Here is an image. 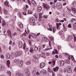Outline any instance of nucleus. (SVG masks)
Returning <instances> with one entry per match:
<instances>
[{"mask_svg": "<svg viewBox=\"0 0 76 76\" xmlns=\"http://www.w3.org/2000/svg\"><path fill=\"white\" fill-rule=\"evenodd\" d=\"M73 27L74 29L76 30V23H75L73 25Z\"/></svg>", "mask_w": 76, "mask_h": 76, "instance_id": "obj_30", "label": "nucleus"}, {"mask_svg": "<svg viewBox=\"0 0 76 76\" xmlns=\"http://www.w3.org/2000/svg\"><path fill=\"white\" fill-rule=\"evenodd\" d=\"M66 70L67 72L69 73H72L74 72V69L73 68L70 66H68L66 68Z\"/></svg>", "mask_w": 76, "mask_h": 76, "instance_id": "obj_1", "label": "nucleus"}, {"mask_svg": "<svg viewBox=\"0 0 76 76\" xmlns=\"http://www.w3.org/2000/svg\"><path fill=\"white\" fill-rule=\"evenodd\" d=\"M54 50L56 53V54H58V52L57 51V50H56V49H55Z\"/></svg>", "mask_w": 76, "mask_h": 76, "instance_id": "obj_51", "label": "nucleus"}, {"mask_svg": "<svg viewBox=\"0 0 76 76\" xmlns=\"http://www.w3.org/2000/svg\"><path fill=\"white\" fill-rule=\"evenodd\" d=\"M44 13H39V19H41L42 18V14H43Z\"/></svg>", "mask_w": 76, "mask_h": 76, "instance_id": "obj_19", "label": "nucleus"}, {"mask_svg": "<svg viewBox=\"0 0 76 76\" xmlns=\"http://www.w3.org/2000/svg\"><path fill=\"white\" fill-rule=\"evenodd\" d=\"M52 28H50L49 29V31H53V30L52 29Z\"/></svg>", "mask_w": 76, "mask_h": 76, "instance_id": "obj_58", "label": "nucleus"}, {"mask_svg": "<svg viewBox=\"0 0 76 76\" xmlns=\"http://www.w3.org/2000/svg\"><path fill=\"white\" fill-rule=\"evenodd\" d=\"M21 55V54H20V53L19 52H18L17 53L12 52L11 54V56L12 57H18V56H20V55Z\"/></svg>", "mask_w": 76, "mask_h": 76, "instance_id": "obj_2", "label": "nucleus"}, {"mask_svg": "<svg viewBox=\"0 0 76 76\" xmlns=\"http://www.w3.org/2000/svg\"><path fill=\"white\" fill-rule=\"evenodd\" d=\"M34 51V49H33V48H30V50H29V51L30 52V53L33 52Z\"/></svg>", "mask_w": 76, "mask_h": 76, "instance_id": "obj_27", "label": "nucleus"}, {"mask_svg": "<svg viewBox=\"0 0 76 76\" xmlns=\"http://www.w3.org/2000/svg\"><path fill=\"white\" fill-rule=\"evenodd\" d=\"M27 12V9H25V11L23 13V15H26V12Z\"/></svg>", "mask_w": 76, "mask_h": 76, "instance_id": "obj_21", "label": "nucleus"}, {"mask_svg": "<svg viewBox=\"0 0 76 76\" xmlns=\"http://www.w3.org/2000/svg\"><path fill=\"white\" fill-rule=\"evenodd\" d=\"M41 64L44 66H45V64L44 62H42Z\"/></svg>", "mask_w": 76, "mask_h": 76, "instance_id": "obj_43", "label": "nucleus"}, {"mask_svg": "<svg viewBox=\"0 0 76 76\" xmlns=\"http://www.w3.org/2000/svg\"><path fill=\"white\" fill-rule=\"evenodd\" d=\"M64 61L67 64H69L70 63V62L69 61V60L67 59H65L64 60Z\"/></svg>", "mask_w": 76, "mask_h": 76, "instance_id": "obj_24", "label": "nucleus"}, {"mask_svg": "<svg viewBox=\"0 0 76 76\" xmlns=\"http://www.w3.org/2000/svg\"><path fill=\"white\" fill-rule=\"evenodd\" d=\"M52 29L53 33H55L56 31V27H53Z\"/></svg>", "mask_w": 76, "mask_h": 76, "instance_id": "obj_18", "label": "nucleus"}, {"mask_svg": "<svg viewBox=\"0 0 76 76\" xmlns=\"http://www.w3.org/2000/svg\"><path fill=\"white\" fill-rule=\"evenodd\" d=\"M42 72L43 73H46V71L45 70H42Z\"/></svg>", "mask_w": 76, "mask_h": 76, "instance_id": "obj_44", "label": "nucleus"}, {"mask_svg": "<svg viewBox=\"0 0 76 76\" xmlns=\"http://www.w3.org/2000/svg\"><path fill=\"white\" fill-rule=\"evenodd\" d=\"M46 55L47 56H50V53H47L46 54Z\"/></svg>", "mask_w": 76, "mask_h": 76, "instance_id": "obj_52", "label": "nucleus"}, {"mask_svg": "<svg viewBox=\"0 0 76 76\" xmlns=\"http://www.w3.org/2000/svg\"><path fill=\"white\" fill-rule=\"evenodd\" d=\"M59 34L60 35H61L62 34V31H60L59 32Z\"/></svg>", "mask_w": 76, "mask_h": 76, "instance_id": "obj_47", "label": "nucleus"}, {"mask_svg": "<svg viewBox=\"0 0 76 76\" xmlns=\"http://www.w3.org/2000/svg\"><path fill=\"white\" fill-rule=\"evenodd\" d=\"M7 73L8 74V75H9L10 76H11V75H12V74L11 73V72H10V71H7Z\"/></svg>", "mask_w": 76, "mask_h": 76, "instance_id": "obj_25", "label": "nucleus"}, {"mask_svg": "<svg viewBox=\"0 0 76 76\" xmlns=\"http://www.w3.org/2000/svg\"><path fill=\"white\" fill-rule=\"evenodd\" d=\"M35 20L34 19H32V18H30L29 20V23L31 25H34V23H35Z\"/></svg>", "mask_w": 76, "mask_h": 76, "instance_id": "obj_3", "label": "nucleus"}, {"mask_svg": "<svg viewBox=\"0 0 76 76\" xmlns=\"http://www.w3.org/2000/svg\"><path fill=\"white\" fill-rule=\"evenodd\" d=\"M7 58L9 59L10 58V54H8L6 55Z\"/></svg>", "mask_w": 76, "mask_h": 76, "instance_id": "obj_31", "label": "nucleus"}, {"mask_svg": "<svg viewBox=\"0 0 76 76\" xmlns=\"http://www.w3.org/2000/svg\"><path fill=\"white\" fill-rule=\"evenodd\" d=\"M32 34H33V35H31V37H33V38H35V37H34V36H36V34L34 33H33ZM33 35H34V36H33Z\"/></svg>", "mask_w": 76, "mask_h": 76, "instance_id": "obj_42", "label": "nucleus"}, {"mask_svg": "<svg viewBox=\"0 0 76 76\" xmlns=\"http://www.w3.org/2000/svg\"><path fill=\"white\" fill-rule=\"evenodd\" d=\"M41 46L39 47V51H41Z\"/></svg>", "mask_w": 76, "mask_h": 76, "instance_id": "obj_57", "label": "nucleus"}, {"mask_svg": "<svg viewBox=\"0 0 76 76\" xmlns=\"http://www.w3.org/2000/svg\"><path fill=\"white\" fill-rule=\"evenodd\" d=\"M55 63H56V62L55 61V60H53V65H54V64H55Z\"/></svg>", "mask_w": 76, "mask_h": 76, "instance_id": "obj_54", "label": "nucleus"}, {"mask_svg": "<svg viewBox=\"0 0 76 76\" xmlns=\"http://www.w3.org/2000/svg\"><path fill=\"white\" fill-rule=\"evenodd\" d=\"M26 75L27 76H29L30 75V72H29V71H26Z\"/></svg>", "mask_w": 76, "mask_h": 76, "instance_id": "obj_17", "label": "nucleus"}, {"mask_svg": "<svg viewBox=\"0 0 76 76\" xmlns=\"http://www.w3.org/2000/svg\"><path fill=\"white\" fill-rule=\"evenodd\" d=\"M75 2V1H74L73 2L72 4L73 7H75V6H76Z\"/></svg>", "mask_w": 76, "mask_h": 76, "instance_id": "obj_34", "label": "nucleus"}, {"mask_svg": "<svg viewBox=\"0 0 76 76\" xmlns=\"http://www.w3.org/2000/svg\"><path fill=\"white\" fill-rule=\"evenodd\" d=\"M57 26V29L58 30L60 29V26L58 25V23H57L56 24Z\"/></svg>", "mask_w": 76, "mask_h": 76, "instance_id": "obj_20", "label": "nucleus"}, {"mask_svg": "<svg viewBox=\"0 0 76 76\" xmlns=\"http://www.w3.org/2000/svg\"><path fill=\"white\" fill-rule=\"evenodd\" d=\"M8 35L12 38V33H11V31L10 30H8L7 31Z\"/></svg>", "mask_w": 76, "mask_h": 76, "instance_id": "obj_11", "label": "nucleus"}, {"mask_svg": "<svg viewBox=\"0 0 76 76\" xmlns=\"http://www.w3.org/2000/svg\"><path fill=\"white\" fill-rule=\"evenodd\" d=\"M48 25L49 26L50 28H52V25L50 23H49Z\"/></svg>", "mask_w": 76, "mask_h": 76, "instance_id": "obj_40", "label": "nucleus"}, {"mask_svg": "<svg viewBox=\"0 0 76 76\" xmlns=\"http://www.w3.org/2000/svg\"><path fill=\"white\" fill-rule=\"evenodd\" d=\"M36 75H39V76H40V73H39V72H36Z\"/></svg>", "mask_w": 76, "mask_h": 76, "instance_id": "obj_45", "label": "nucleus"}, {"mask_svg": "<svg viewBox=\"0 0 76 76\" xmlns=\"http://www.w3.org/2000/svg\"><path fill=\"white\" fill-rule=\"evenodd\" d=\"M3 10L4 12V13L6 15L7 13V11L6 10L4 9H3Z\"/></svg>", "mask_w": 76, "mask_h": 76, "instance_id": "obj_29", "label": "nucleus"}, {"mask_svg": "<svg viewBox=\"0 0 76 76\" xmlns=\"http://www.w3.org/2000/svg\"><path fill=\"white\" fill-rule=\"evenodd\" d=\"M42 7H41L39 6L37 7V11L39 12H41L42 10Z\"/></svg>", "mask_w": 76, "mask_h": 76, "instance_id": "obj_8", "label": "nucleus"}, {"mask_svg": "<svg viewBox=\"0 0 76 76\" xmlns=\"http://www.w3.org/2000/svg\"><path fill=\"white\" fill-rule=\"evenodd\" d=\"M4 4L5 6L8 7H9V2H8V1H7L6 2H4Z\"/></svg>", "mask_w": 76, "mask_h": 76, "instance_id": "obj_13", "label": "nucleus"}, {"mask_svg": "<svg viewBox=\"0 0 76 76\" xmlns=\"http://www.w3.org/2000/svg\"><path fill=\"white\" fill-rule=\"evenodd\" d=\"M18 65L20 67H22V66H23V64H20V63H19L18 64Z\"/></svg>", "mask_w": 76, "mask_h": 76, "instance_id": "obj_28", "label": "nucleus"}, {"mask_svg": "<svg viewBox=\"0 0 76 76\" xmlns=\"http://www.w3.org/2000/svg\"><path fill=\"white\" fill-rule=\"evenodd\" d=\"M49 45L50 47H51V41L50 40L49 42Z\"/></svg>", "mask_w": 76, "mask_h": 76, "instance_id": "obj_63", "label": "nucleus"}, {"mask_svg": "<svg viewBox=\"0 0 76 76\" xmlns=\"http://www.w3.org/2000/svg\"><path fill=\"white\" fill-rule=\"evenodd\" d=\"M43 56H42V57H43V58H45V53H43Z\"/></svg>", "mask_w": 76, "mask_h": 76, "instance_id": "obj_48", "label": "nucleus"}, {"mask_svg": "<svg viewBox=\"0 0 76 76\" xmlns=\"http://www.w3.org/2000/svg\"><path fill=\"white\" fill-rule=\"evenodd\" d=\"M18 26L20 28H23V24L20 22H19L18 24Z\"/></svg>", "mask_w": 76, "mask_h": 76, "instance_id": "obj_9", "label": "nucleus"}, {"mask_svg": "<svg viewBox=\"0 0 76 76\" xmlns=\"http://www.w3.org/2000/svg\"><path fill=\"white\" fill-rule=\"evenodd\" d=\"M31 11L30 10H28V14H31Z\"/></svg>", "mask_w": 76, "mask_h": 76, "instance_id": "obj_41", "label": "nucleus"}, {"mask_svg": "<svg viewBox=\"0 0 76 76\" xmlns=\"http://www.w3.org/2000/svg\"><path fill=\"white\" fill-rule=\"evenodd\" d=\"M60 66L62 67V66H64V61L63 60H61L60 62Z\"/></svg>", "mask_w": 76, "mask_h": 76, "instance_id": "obj_7", "label": "nucleus"}, {"mask_svg": "<svg viewBox=\"0 0 76 76\" xmlns=\"http://www.w3.org/2000/svg\"><path fill=\"white\" fill-rule=\"evenodd\" d=\"M56 22H59V21H60V20H58V19L57 18L56 19Z\"/></svg>", "mask_w": 76, "mask_h": 76, "instance_id": "obj_55", "label": "nucleus"}, {"mask_svg": "<svg viewBox=\"0 0 76 76\" xmlns=\"http://www.w3.org/2000/svg\"><path fill=\"white\" fill-rule=\"evenodd\" d=\"M40 67L41 69H42V68H44V67H45V66H44V65H42V64H41L40 65Z\"/></svg>", "mask_w": 76, "mask_h": 76, "instance_id": "obj_33", "label": "nucleus"}, {"mask_svg": "<svg viewBox=\"0 0 76 76\" xmlns=\"http://www.w3.org/2000/svg\"><path fill=\"white\" fill-rule=\"evenodd\" d=\"M74 36V41H76V37H75V36L74 35H73Z\"/></svg>", "mask_w": 76, "mask_h": 76, "instance_id": "obj_46", "label": "nucleus"}, {"mask_svg": "<svg viewBox=\"0 0 76 76\" xmlns=\"http://www.w3.org/2000/svg\"><path fill=\"white\" fill-rule=\"evenodd\" d=\"M43 17L44 18H45V19L47 18H48V16L45 15H43Z\"/></svg>", "mask_w": 76, "mask_h": 76, "instance_id": "obj_38", "label": "nucleus"}, {"mask_svg": "<svg viewBox=\"0 0 76 76\" xmlns=\"http://www.w3.org/2000/svg\"><path fill=\"white\" fill-rule=\"evenodd\" d=\"M31 3L33 4H34V5H35V4H36V5H37V4H36V2H35V1H34V0H32L31 1Z\"/></svg>", "mask_w": 76, "mask_h": 76, "instance_id": "obj_23", "label": "nucleus"}, {"mask_svg": "<svg viewBox=\"0 0 76 76\" xmlns=\"http://www.w3.org/2000/svg\"><path fill=\"white\" fill-rule=\"evenodd\" d=\"M28 4H31V2H30V1H29V0H28Z\"/></svg>", "mask_w": 76, "mask_h": 76, "instance_id": "obj_64", "label": "nucleus"}, {"mask_svg": "<svg viewBox=\"0 0 76 76\" xmlns=\"http://www.w3.org/2000/svg\"><path fill=\"white\" fill-rule=\"evenodd\" d=\"M23 36H24L25 37H26V33H24V34H23Z\"/></svg>", "mask_w": 76, "mask_h": 76, "instance_id": "obj_61", "label": "nucleus"}, {"mask_svg": "<svg viewBox=\"0 0 76 76\" xmlns=\"http://www.w3.org/2000/svg\"><path fill=\"white\" fill-rule=\"evenodd\" d=\"M51 7L52 8H53V9H56V6H55L54 5H52Z\"/></svg>", "mask_w": 76, "mask_h": 76, "instance_id": "obj_37", "label": "nucleus"}, {"mask_svg": "<svg viewBox=\"0 0 76 76\" xmlns=\"http://www.w3.org/2000/svg\"><path fill=\"white\" fill-rule=\"evenodd\" d=\"M68 28H71V24H70V23L69 24L68 26Z\"/></svg>", "mask_w": 76, "mask_h": 76, "instance_id": "obj_49", "label": "nucleus"}, {"mask_svg": "<svg viewBox=\"0 0 76 76\" xmlns=\"http://www.w3.org/2000/svg\"><path fill=\"white\" fill-rule=\"evenodd\" d=\"M34 50L35 51H37V50H38V48L37 46H35L34 47Z\"/></svg>", "mask_w": 76, "mask_h": 76, "instance_id": "obj_22", "label": "nucleus"}, {"mask_svg": "<svg viewBox=\"0 0 76 76\" xmlns=\"http://www.w3.org/2000/svg\"><path fill=\"white\" fill-rule=\"evenodd\" d=\"M9 44H10V45H12V40H10Z\"/></svg>", "mask_w": 76, "mask_h": 76, "instance_id": "obj_59", "label": "nucleus"}, {"mask_svg": "<svg viewBox=\"0 0 76 76\" xmlns=\"http://www.w3.org/2000/svg\"><path fill=\"white\" fill-rule=\"evenodd\" d=\"M42 39L43 41L44 42H45V41L46 40V38L45 37H43L42 38Z\"/></svg>", "mask_w": 76, "mask_h": 76, "instance_id": "obj_32", "label": "nucleus"}, {"mask_svg": "<svg viewBox=\"0 0 76 76\" xmlns=\"http://www.w3.org/2000/svg\"><path fill=\"white\" fill-rule=\"evenodd\" d=\"M73 39V36L72 35L69 36L67 38V40L68 41H72Z\"/></svg>", "mask_w": 76, "mask_h": 76, "instance_id": "obj_4", "label": "nucleus"}, {"mask_svg": "<svg viewBox=\"0 0 76 76\" xmlns=\"http://www.w3.org/2000/svg\"><path fill=\"white\" fill-rule=\"evenodd\" d=\"M50 4H51V5H53V3L52 1H50Z\"/></svg>", "mask_w": 76, "mask_h": 76, "instance_id": "obj_62", "label": "nucleus"}, {"mask_svg": "<svg viewBox=\"0 0 76 76\" xmlns=\"http://www.w3.org/2000/svg\"><path fill=\"white\" fill-rule=\"evenodd\" d=\"M7 65L8 67H10V61L9 60H7Z\"/></svg>", "mask_w": 76, "mask_h": 76, "instance_id": "obj_12", "label": "nucleus"}, {"mask_svg": "<svg viewBox=\"0 0 76 76\" xmlns=\"http://www.w3.org/2000/svg\"><path fill=\"white\" fill-rule=\"evenodd\" d=\"M16 76H23V74H20L19 73H16Z\"/></svg>", "mask_w": 76, "mask_h": 76, "instance_id": "obj_14", "label": "nucleus"}, {"mask_svg": "<svg viewBox=\"0 0 76 76\" xmlns=\"http://www.w3.org/2000/svg\"><path fill=\"white\" fill-rule=\"evenodd\" d=\"M48 72H52V70L51 69H50V68H48Z\"/></svg>", "mask_w": 76, "mask_h": 76, "instance_id": "obj_36", "label": "nucleus"}, {"mask_svg": "<svg viewBox=\"0 0 76 76\" xmlns=\"http://www.w3.org/2000/svg\"><path fill=\"white\" fill-rule=\"evenodd\" d=\"M44 53H43L42 54H40V56H41V57H42V56H43V55L44 54Z\"/></svg>", "mask_w": 76, "mask_h": 76, "instance_id": "obj_60", "label": "nucleus"}, {"mask_svg": "<svg viewBox=\"0 0 76 76\" xmlns=\"http://www.w3.org/2000/svg\"><path fill=\"white\" fill-rule=\"evenodd\" d=\"M31 60H29V61H27L26 62V65H29L31 63Z\"/></svg>", "mask_w": 76, "mask_h": 76, "instance_id": "obj_15", "label": "nucleus"}, {"mask_svg": "<svg viewBox=\"0 0 76 76\" xmlns=\"http://www.w3.org/2000/svg\"><path fill=\"white\" fill-rule=\"evenodd\" d=\"M62 7V6H61V5H57L56 7H57V9H58L59 10H60V9H61V8Z\"/></svg>", "mask_w": 76, "mask_h": 76, "instance_id": "obj_6", "label": "nucleus"}, {"mask_svg": "<svg viewBox=\"0 0 76 76\" xmlns=\"http://www.w3.org/2000/svg\"><path fill=\"white\" fill-rule=\"evenodd\" d=\"M15 63H16L17 64H19V62H20V60L19 59H15Z\"/></svg>", "mask_w": 76, "mask_h": 76, "instance_id": "obj_16", "label": "nucleus"}, {"mask_svg": "<svg viewBox=\"0 0 76 76\" xmlns=\"http://www.w3.org/2000/svg\"><path fill=\"white\" fill-rule=\"evenodd\" d=\"M43 6L44 8H45L46 9H49L50 8L49 5L47 4H43Z\"/></svg>", "mask_w": 76, "mask_h": 76, "instance_id": "obj_5", "label": "nucleus"}, {"mask_svg": "<svg viewBox=\"0 0 76 76\" xmlns=\"http://www.w3.org/2000/svg\"><path fill=\"white\" fill-rule=\"evenodd\" d=\"M48 41H49L48 39L46 38V40H45V42H48Z\"/></svg>", "mask_w": 76, "mask_h": 76, "instance_id": "obj_50", "label": "nucleus"}, {"mask_svg": "<svg viewBox=\"0 0 76 76\" xmlns=\"http://www.w3.org/2000/svg\"><path fill=\"white\" fill-rule=\"evenodd\" d=\"M58 69H59V67L58 66H57L55 68H53V70L54 72H57Z\"/></svg>", "mask_w": 76, "mask_h": 76, "instance_id": "obj_10", "label": "nucleus"}, {"mask_svg": "<svg viewBox=\"0 0 76 76\" xmlns=\"http://www.w3.org/2000/svg\"><path fill=\"white\" fill-rule=\"evenodd\" d=\"M19 47L20 48H22V46H23V45H22V42L20 43L19 44Z\"/></svg>", "mask_w": 76, "mask_h": 76, "instance_id": "obj_26", "label": "nucleus"}, {"mask_svg": "<svg viewBox=\"0 0 76 76\" xmlns=\"http://www.w3.org/2000/svg\"><path fill=\"white\" fill-rule=\"evenodd\" d=\"M20 63L21 64H23V60H22L20 61Z\"/></svg>", "mask_w": 76, "mask_h": 76, "instance_id": "obj_56", "label": "nucleus"}, {"mask_svg": "<svg viewBox=\"0 0 76 76\" xmlns=\"http://www.w3.org/2000/svg\"><path fill=\"white\" fill-rule=\"evenodd\" d=\"M72 10L75 13H76V9L75 8H72Z\"/></svg>", "mask_w": 76, "mask_h": 76, "instance_id": "obj_35", "label": "nucleus"}, {"mask_svg": "<svg viewBox=\"0 0 76 76\" xmlns=\"http://www.w3.org/2000/svg\"><path fill=\"white\" fill-rule=\"evenodd\" d=\"M52 49V48H48L45 49V50L46 51H47V50H51Z\"/></svg>", "mask_w": 76, "mask_h": 76, "instance_id": "obj_39", "label": "nucleus"}, {"mask_svg": "<svg viewBox=\"0 0 76 76\" xmlns=\"http://www.w3.org/2000/svg\"><path fill=\"white\" fill-rule=\"evenodd\" d=\"M72 57H71V59L73 61L74 60V57H73V56H71Z\"/></svg>", "mask_w": 76, "mask_h": 76, "instance_id": "obj_53", "label": "nucleus"}]
</instances>
